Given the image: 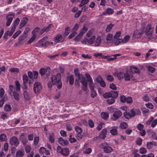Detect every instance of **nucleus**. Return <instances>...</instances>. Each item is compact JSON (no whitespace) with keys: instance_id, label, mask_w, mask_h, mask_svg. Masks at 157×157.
Listing matches in <instances>:
<instances>
[{"instance_id":"obj_40","label":"nucleus","mask_w":157,"mask_h":157,"mask_svg":"<svg viewBox=\"0 0 157 157\" xmlns=\"http://www.w3.org/2000/svg\"><path fill=\"white\" fill-rule=\"evenodd\" d=\"M82 36L80 34L76 36L74 38V40L76 42L79 41L82 37Z\"/></svg>"},{"instance_id":"obj_18","label":"nucleus","mask_w":157,"mask_h":157,"mask_svg":"<svg viewBox=\"0 0 157 157\" xmlns=\"http://www.w3.org/2000/svg\"><path fill=\"white\" fill-rule=\"evenodd\" d=\"M104 151L106 153H109L113 151V149L111 147L106 146L103 147Z\"/></svg>"},{"instance_id":"obj_7","label":"nucleus","mask_w":157,"mask_h":157,"mask_svg":"<svg viewBox=\"0 0 157 157\" xmlns=\"http://www.w3.org/2000/svg\"><path fill=\"white\" fill-rule=\"evenodd\" d=\"M15 16V14L13 13H10L7 15L6 16L7 21L6 22V25L8 26L10 25L12 22L13 18Z\"/></svg>"},{"instance_id":"obj_48","label":"nucleus","mask_w":157,"mask_h":157,"mask_svg":"<svg viewBox=\"0 0 157 157\" xmlns=\"http://www.w3.org/2000/svg\"><path fill=\"white\" fill-rule=\"evenodd\" d=\"M21 33V31L20 30H19L17 31L13 35L12 37L14 39H15Z\"/></svg>"},{"instance_id":"obj_25","label":"nucleus","mask_w":157,"mask_h":157,"mask_svg":"<svg viewBox=\"0 0 157 157\" xmlns=\"http://www.w3.org/2000/svg\"><path fill=\"white\" fill-rule=\"evenodd\" d=\"M111 97H112L113 98H117L118 94V92L116 90H113L110 91Z\"/></svg>"},{"instance_id":"obj_26","label":"nucleus","mask_w":157,"mask_h":157,"mask_svg":"<svg viewBox=\"0 0 157 157\" xmlns=\"http://www.w3.org/2000/svg\"><path fill=\"white\" fill-rule=\"evenodd\" d=\"M110 132L113 135H115L117 133V128L116 127H113L110 130Z\"/></svg>"},{"instance_id":"obj_6","label":"nucleus","mask_w":157,"mask_h":157,"mask_svg":"<svg viewBox=\"0 0 157 157\" xmlns=\"http://www.w3.org/2000/svg\"><path fill=\"white\" fill-rule=\"evenodd\" d=\"M50 68L49 67H47L45 69L41 68L39 71V73L42 76L46 74L47 76H48L50 73Z\"/></svg>"},{"instance_id":"obj_2","label":"nucleus","mask_w":157,"mask_h":157,"mask_svg":"<svg viewBox=\"0 0 157 157\" xmlns=\"http://www.w3.org/2000/svg\"><path fill=\"white\" fill-rule=\"evenodd\" d=\"M75 75L78 78V80L81 78L80 82L85 88H86L87 86V81L85 77L83 76L82 75L80 74L79 72V70L77 68H75L74 70Z\"/></svg>"},{"instance_id":"obj_9","label":"nucleus","mask_w":157,"mask_h":157,"mask_svg":"<svg viewBox=\"0 0 157 157\" xmlns=\"http://www.w3.org/2000/svg\"><path fill=\"white\" fill-rule=\"evenodd\" d=\"M23 81V86L22 88H27V84L28 82L29 79L28 77L26 74H24L22 76Z\"/></svg>"},{"instance_id":"obj_64","label":"nucleus","mask_w":157,"mask_h":157,"mask_svg":"<svg viewBox=\"0 0 157 157\" xmlns=\"http://www.w3.org/2000/svg\"><path fill=\"white\" fill-rule=\"evenodd\" d=\"M92 149L90 148H87L83 152V153L85 154H90L92 152Z\"/></svg>"},{"instance_id":"obj_62","label":"nucleus","mask_w":157,"mask_h":157,"mask_svg":"<svg viewBox=\"0 0 157 157\" xmlns=\"http://www.w3.org/2000/svg\"><path fill=\"white\" fill-rule=\"evenodd\" d=\"M146 106L148 108L150 109H152L153 108V105L150 102H148L145 104Z\"/></svg>"},{"instance_id":"obj_50","label":"nucleus","mask_w":157,"mask_h":157,"mask_svg":"<svg viewBox=\"0 0 157 157\" xmlns=\"http://www.w3.org/2000/svg\"><path fill=\"white\" fill-rule=\"evenodd\" d=\"M46 148L44 147H40L39 150V152L40 154H44V153L45 151H46Z\"/></svg>"},{"instance_id":"obj_53","label":"nucleus","mask_w":157,"mask_h":157,"mask_svg":"<svg viewBox=\"0 0 157 157\" xmlns=\"http://www.w3.org/2000/svg\"><path fill=\"white\" fill-rule=\"evenodd\" d=\"M19 70L17 68H12L9 69V71L11 72H18Z\"/></svg>"},{"instance_id":"obj_39","label":"nucleus","mask_w":157,"mask_h":157,"mask_svg":"<svg viewBox=\"0 0 157 157\" xmlns=\"http://www.w3.org/2000/svg\"><path fill=\"white\" fill-rule=\"evenodd\" d=\"M28 77L30 79L29 80V84H30V83L31 82V79H33V73L31 72V71H29L28 73Z\"/></svg>"},{"instance_id":"obj_11","label":"nucleus","mask_w":157,"mask_h":157,"mask_svg":"<svg viewBox=\"0 0 157 157\" xmlns=\"http://www.w3.org/2000/svg\"><path fill=\"white\" fill-rule=\"evenodd\" d=\"M28 20L29 19L26 17L23 18L20 23L19 25V28H21L24 26L28 22Z\"/></svg>"},{"instance_id":"obj_29","label":"nucleus","mask_w":157,"mask_h":157,"mask_svg":"<svg viewBox=\"0 0 157 157\" xmlns=\"http://www.w3.org/2000/svg\"><path fill=\"white\" fill-rule=\"evenodd\" d=\"M24 152L23 150H18L16 153L17 157H22L24 155Z\"/></svg>"},{"instance_id":"obj_61","label":"nucleus","mask_w":157,"mask_h":157,"mask_svg":"<svg viewBox=\"0 0 157 157\" xmlns=\"http://www.w3.org/2000/svg\"><path fill=\"white\" fill-rule=\"evenodd\" d=\"M20 19L19 18H17L14 21L13 23L12 24V25L17 26L18 24L20 22Z\"/></svg>"},{"instance_id":"obj_27","label":"nucleus","mask_w":157,"mask_h":157,"mask_svg":"<svg viewBox=\"0 0 157 157\" xmlns=\"http://www.w3.org/2000/svg\"><path fill=\"white\" fill-rule=\"evenodd\" d=\"M87 30L88 29L85 26H83L82 28L80 30V33H79L81 35L83 36Z\"/></svg>"},{"instance_id":"obj_19","label":"nucleus","mask_w":157,"mask_h":157,"mask_svg":"<svg viewBox=\"0 0 157 157\" xmlns=\"http://www.w3.org/2000/svg\"><path fill=\"white\" fill-rule=\"evenodd\" d=\"M114 13L113 9L111 8H108L106 10L105 12L103 13L104 15H106L107 14L108 15L112 14Z\"/></svg>"},{"instance_id":"obj_51","label":"nucleus","mask_w":157,"mask_h":157,"mask_svg":"<svg viewBox=\"0 0 157 157\" xmlns=\"http://www.w3.org/2000/svg\"><path fill=\"white\" fill-rule=\"evenodd\" d=\"M116 40H117L114 43V44L115 45H118L121 43H122V39L117 38Z\"/></svg>"},{"instance_id":"obj_60","label":"nucleus","mask_w":157,"mask_h":157,"mask_svg":"<svg viewBox=\"0 0 157 157\" xmlns=\"http://www.w3.org/2000/svg\"><path fill=\"white\" fill-rule=\"evenodd\" d=\"M103 96L104 98H108L111 97L110 92L109 93H106L105 94H103Z\"/></svg>"},{"instance_id":"obj_32","label":"nucleus","mask_w":157,"mask_h":157,"mask_svg":"<svg viewBox=\"0 0 157 157\" xmlns=\"http://www.w3.org/2000/svg\"><path fill=\"white\" fill-rule=\"evenodd\" d=\"M101 117L104 120H107L109 117V114L108 113L102 112L101 113Z\"/></svg>"},{"instance_id":"obj_16","label":"nucleus","mask_w":157,"mask_h":157,"mask_svg":"<svg viewBox=\"0 0 157 157\" xmlns=\"http://www.w3.org/2000/svg\"><path fill=\"white\" fill-rule=\"evenodd\" d=\"M101 43V39L100 36H98L97 37L96 40L94 41V46L95 47H98L99 46Z\"/></svg>"},{"instance_id":"obj_46","label":"nucleus","mask_w":157,"mask_h":157,"mask_svg":"<svg viewBox=\"0 0 157 157\" xmlns=\"http://www.w3.org/2000/svg\"><path fill=\"white\" fill-rule=\"evenodd\" d=\"M74 76L73 75H71L69 77V82L71 85H72L74 83Z\"/></svg>"},{"instance_id":"obj_45","label":"nucleus","mask_w":157,"mask_h":157,"mask_svg":"<svg viewBox=\"0 0 157 157\" xmlns=\"http://www.w3.org/2000/svg\"><path fill=\"white\" fill-rule=\"evenodd\" d=\"M124 117L126 119H129L131 117L130 113H129L127 112H125L124 113Z\"/></svg>"},{"instance_id":"obj_12","label":"nucleus","mask_w":157,"mask_h":157,"mask_svg":"<svg viewBox=\"0 0 157 157\" xmlns=\"http://www.w3.org/2000/svg\"><path fill=\"white\" fill-rule=\"evenodd\" d=\"M54 40L57 43H62L64 41V39L63 38L61 34L57 35L54 38Z\"/></svg>"},{"instance_id":"obj_49","label":"nucleus","mask_w":157,"mask_h":157,"mask_svg":"<svg viewBox=\"0 0 157 157\" xmlns=\"http://www.w3.org/2000/svg\"><path fill=\"white\" fill-rule=\"evenodd\" d=\"M85 75L87 79V81L89 82L92 81H93L92 78L91 76L87 73L85 74Z\"/></svg>"},{"instance_id":"obj_31","label":"nucleus","mask_w":157,"mask_h":157,"mask_svg":"<svg viewBox=\"0 0 157 157\" xmlns=\"http://www.w3.org/2000/svg\"><path fill=\"white\" fill-rule=\"evenodd\" d=\"M42 87L41 84L39 82H36L34 84L33 88H40Z\"/></svg>"},{"instance_id":"obj_13","label":"nucleus","mask_w":157,"mask_h":157,"mask_svg":"<svg viewBox=\"0 0 157 157\" xmlns=\"http://www.w3.org/2000/svg\"><path fill=\"white\" fill-rule=\"evenodd\" d=\"M122 113L120 111H116L113 114V117L112 118L114 120H116L122 115Z\"/></svg>"},{"instance_id":"obj_55","label":"nucleus","mask_w":157,"mask_h":157,"mask_svg":"<svg viewBox=\"0 0 157 157\" xmlns=\"http://www.w3.org/2000/svg\"><path fill=\"white\" fill-rule=\"evenodd\" d=\"M91 96L93 98H94L96 96L97 94L96 92L94 90V89H91Z\"/></svg>"},{"instance_id":"obj_43","label":"nucleus","mask_w":157,"mask_h":157,"mask_svg":"<svg viewBox=\"0 0 157 157\" xmlns=\"http://www.w3.org/2000/svg\"><path fill=\"white\" fill-rule=\"evenodd\" d=\"M75 130L77 133L78 134H81L82 132V129L79 126H77L75 127Z\"/></svg>"},{"instance_id":"obj_34","label":"nucleus","mask_w":157,"mask_h":157,"mask_svg":"<svg viewBox=\"0 0 157 157\" xmlns=\"http://www.w3.org/2000/svg\"><path fill=\"white\" fill-rule=\"evenodd\" d=\"M128 127V125L125 122H122L121 123L120 125V127L121 129H125Z\"/></svg>"},{"instance_id":"obj_23","label":"nucleus","mask_w":157,"mask_h":157,"mask_svg":"<svg viewBox=\"0 0 157 157\" xmlns=\"http://www.w3.org/2000/svg\"><path fill=\"white\" fill-rule=\"evenodd\" d=\"M48 139L50 142L52 143L55 142L54 135L53 133H50Z\"/></svg>"},{"instance_id":"obj_8","label":"nucleus","mask_w":157,"mask_h":157,"mask_svg":"<svg viewBox=\"0 0 157 157\" xmlns=\"http://www.w3.org/2000/svg\"><path fill=\"white\" fill-rule=\"evenodd\" d=\"M143 33V32L141 30H135L134 31L133 34L132 39H135L136 38L138 39L140 38Z\"/></svg>"},{"instance_id":"obj_44","label":"nucleus","mask_w":157,"mask_h":157,"mask_svg":"<svg viewBox=\"0 0 157 157\" xmlns=\"http://www.w3.org/2000/svg\"><path fill=\"white\" fill-rule=\"evenodd\" d=\"M146 152V149L144 147H141L139 149V153L141 154H145Z\"/></svg>"},{"instance_id":"obj_56","label":"nucleus","mask_w":157,"mask_h":157,"mask_svg":"<svg viewBox=\"0 0 157 157\" xmlns=\"http://www.w3.org/2000/svg\"><path fill=\"white\" fill-rule=\"evenodd\" d=\"M120 101L123 103H124L127 101V98L124 95H122L120 97Z\"/></svg>"},{"instance_id":"obj_17","label":"nucleus","mask_w":157,"mask_h":157,"mask_svg":"<svg viewBox=\"0 0 157 157\" xmlns=\"http://www.w3.org/2000/svg\"><path fill=\"white\" fill-rule=\"evenodd\" d=\"M130 113L131 117H132L136 115L140 114V112L138 109H132L130 111Z\"/></svg>"},{"instance_id":"obj_42","label":"nucleus","mask_w":157,"mask_h":157,"mask_svg":"<svg viewBox=\"0 0 157 157\" xmlns=\"http://www.w3.org/2000/svg\"><path fill=\"white\" fill-rule=\"evenodd\" d=\"M89 2V0H82L81 3L79 5V6L81 7L84 5L86 4Z\"/></svg>"},{"instance_id":"obj_63","label":"nucleus","mask_w":157,"mask_h":157,"mask_svg":"<svg viewBox=\"0 0 157 157\" xmlns=\"http://www.w3.org/2000/svg\"><path fill=\"white\" fill-rule=\"evenodd\" d=\"M121 33L120 31H117V32L114 36V37L116 39L118 38L121 36Z\"/></svg>"},{"instance_id":"obj_47","label":"nucleus","mask_w":157,"mask_h":157,"mask_svg":"<svg viewBox=\"0 0 157 157\" xmlns=\"http://www.w3.org/2000/svg\"><path fill=\"white\" fill-rule=\"evenodd\" d=\"M105 127L104 124L103 123H101L97 126V129L98 131L100 130L103 128Z\"/></svg>"},{"instance_id":"obj_3","label":"nucleus","mask_w":157,"mask_h":157,"mask_svg":"<svg viewBox=\"0 0 157 157\" xmlns=\"http://www.w3.org/2000/svg\"><path fill=\"white\" fill-rule=\"evenodd\" d=\"M95 82L99 83L100 86L102 87H105L106 86V84L103 80L102 77L100 76H98L94 80Z\"/></svg>"},{"instance_id":"obj_36","label":"nucleus","mask_w":157,"mask_h":157,"mask_svg":"<svg viewBox=\"0 0 157 157\" xmlns=\"http://www.w3.org/2000/svg\"><path fill=\"white\" fill-rule=\"evenodd\" d=\"M94 32V30L93 29H91L89 30L86 34V36L87 37H90L92 36Z\"/></svg>"},{"instance_id":"obj_5","label":"nucleus","mask_w":157,"mask_h":157,"mask_svg":"<svg viewBox=\"0 0 157 157\" xmlns=\"http://www.w3.org/2000/svg\"><path fill=\"white\" fill-rule=\"evenodd\" d=\"M154 28L152 27L150 24H148L147 26L145 31V34L147 36H150L153 32Z\"/></svg>"},{"instance_id":"obj_1","label":"nucleus","mask_w":157,"mask_h":157,"mask_svg":"<svg viewBox=\"0 0 157 157\" xmlns=\"http://www.w3.org/2000/svg\"><path fill=\"white\" fill-rule=\"evenodd\" d=\"M61 79V75L59 73H57L56 75H52L51 77L52 83L56 85L58 88H61L62 86Z\"/></svg>"},{"instance_id":"obj_33","label":"nucleus","mask_w":157,"mask_h":157,"mask_svg":"<svg viewBox=\"0 0 157 157\" xmlns=\"http://www.w3.org/2000/svg\"><path fill=\"white\" fill-rule=\"evenodd\" d=\"M0 140L1 141H5L7 140L6 134H2L0 135Z\"/></svg>"},{"instance_id":"obj_57","label":"nucleus","mask_w":157,"mask_h":157,"mask_svg":"<svg viewBox=\"0 0 157 157\" xmlns=\"http://www.w3.org/2000/svg\"><path fill=\"white\" fill-rule=\"evenodd\" d=\"M106 79L109 81L112 82L114 78L112 76L108 75L106 77Z\"/></svg>"},{"instance_id":"obj_24","label":"nucleus","mask_w":157,"mask_h":157,"mask_svg":"<svg viewBox=\"0 0 157 157\" xmlns=\"http://www.w3.org/2000/svg\"><path fill=\"white\" fill-rule=\"evenodd\" d=\"M95 39V36L94 35L92 36L90 38L87 39V43L90 44H94Z\"/></svg>"},{"instance_id":"obj_35","label":"nucleus","mask_w":157,"mask_h":157,"mask_svg":"<svg viewBox=\"0 0 157 157\" xmlns=\"http://www.w3.org/2000/svg\"><path fill=\"white\" fill-rule=\"evenodd\" d=\"M125 73L123 72H120L118 73L117 75V78L120 79L124 78Z\"/></svg>"},{"instance_id":"obj_4","label":"nucleus","mask_w":157,"mask_h":157,"mask_svg":"<svg viewBox=\"0 0 157 157\" xmlns=\"http://www.w3.org/2000/svg\"><path fill=\"white\" fill-rule=\"evenodd\" d=\"M125 74L124 79L125 81H129L130 80L134 81L135 80L132 73L131 71H127Z\"/></svg>"},{"instance_id":"obj_59","label":"nucleus","mask_w":157,"mask_h":157,"mask_svg":"<svg viewBox=\"0 0 157 157\" xmlns=\"http://www.w3.org/2000/svg\"><path fill=\"white\" fill-rule=\"evenodd\" d=\"M72 32L68 36V38L69 39H71L73 38L77 34V33L76 31Z\"/></svg>"},{"instance_id":"obj_10","label":"nucleus","mask_w":157,"mask_h":157,"mask_svg":"<svg viewBox=\"0 0 157 157\" xmlns=\"http://www.w3.org/2000/svg\"><path fill=\"white\" fill-rule=\"evenodd\" d=\"M10 143L12 145H14L15 146H17L18 145L19 142L17 137L13 136L11 138L10 140Z\"/></svg>"},{"instance_id":"obj_52","label":"nucleus","mask_w":157,"mask_h":157,"mask_svg":"<svg viewBox=\"0 0 157 157\" xmlns=\"http://www.w3.org/2000/svg\"><path fill=\"white\" fill-rule=\"evenodd\" d=\"M70 28L69 27H67L65 29V35L67 36L70 33Z\"/></svg>"},{"instance_id":"obj_22","label":"nucleus","mask_w":157,"mask_h":157,"mask_svg":"<svg viewBox=\"0 0 157 157\" xmlns=\"http://www.w3.org/2000/svg\"><path fill=\"white\" fill-rule=\"evenodd\" d=\"M69 150L68 148H64L62 149L60 154L64 156H67L69 154Z\"/></svg>"},{"instance_id":"obj_28","label":"nucleus","mask_w":157,"mask_h":157,"mask_svg":"<svg viewBox=\"0 0 157 157\" xmlns=\"http://www.w3.org/2000/svg\"><path fill=\"white\" fill-rule=\"evenodd\" d=\"M113 35L112 34L109 33L106 36V39L107 41V43H110L111 40L113 38Z\"/></svg>"},{"instance_id":"obj_38","label":"nucleus","mask_w":157,"mask_h":157,"mask_svg":"<svg viewBox=\"0 0 157 157\" xmlns=\"http://www.w3.org/2000/svg\"><path fill=\"white\" fill-rule=\"evenodd\" d=\"M130 36L128 35H126L125 36L124 38L123 39H122V44L125 43H127L129 40Z\"/></svg>"},{"instance_id":"obj_41","label":"nucleus","mask_w":157,"mask_h":157,"mask_svg":"<svg viewBox=\"0 0 157 157\" xmlns=\"http://www.w3.org/2000/svg\"><path fill=\"white\" fill-rule=\"evenodd\" d=\"M93 56L96 57H98L99 58H104L105 56H104L102 53H94L93 54Z\"/></svg>"},{"instance_id":"obj_14","label":"nucleus","mask_w":157,"mask_h":157,"mask_svg":"<svg viewBox=\"0 0 157 157\" xmlns=\"http://www.w3.org/2000/svg\"><path fill=\"white\" fill-rule=\"evenodd\" d=\"M20 139L21 140V142L24 145H25L28 142V140L25 136V134L22 133L19 137Z\"/></svg>"},{"instance_id":"obj_20","label":"nucleus","mask_w":157,"mask_h":157,"mask_svg":"<svg viewBox=\"0 0 157 157\" xmlns=\"http://www.w3.org/2000/svg\"><path fill=\"white\" fill-rule=\"evenodd\" d=\"M130 71L132 72V73H133V72L138 74H139L140 73V71L139 69L135 67L131 66L130 67Z\"/></svg>"},{"instance_id":"obj_58","label":"nucleus","mask_w":157,"mask_h":157,"mask_svg":"<svg viewBox=\"0 0 157 157\" xmlns=\"http://www.w3.org/2000/svg\"><path fill=\"white\" fill-rule=\"evenodd\" d=\"M79 25L77 24H75L74 27L71 29V31H75L77 30L79 28Z\"/></svg>"},{"instance_id":"obj_54","label":"nucleus","mask_w":157,"mask_h":157,"mask_svg":"<svg viewBox=\"0 0 157 157\" xmlns=\"http://www.w3.org/2000/svg\"><path fill=\"white\" fill-rule=\"evenodd\" d=\"M142 139L140 138H137L136 140V144L139 145H140L142 144Z\"/></svg>"},{"instance_id":"obj_21","label":"nucleus","mask_w":157,"mask_h":157,"mask_svg":"<svg viewBox=\"0 0 157 157\" xmlns=\"http://www.w3.org/2000/svg\"><path fill=\"white\" fill-rule=\"evenodd\" d=\"M107 130L106 129H103L100 132V137L101 138L104 139L106 136Z\"/></svg>"},{"instance_id":"obj_37","label":"nucleus","mask_w":157,"mask_h":157,"mask_svg":"<svg viewBox=\"0 0 157 157\" xmlns=\"http://www.w3.org/2000/svg\"><path fill=\"white\" fill-rule=\"evenodd\" d=\"M115 57H114V56H113V55H112L111 57L108 56H105L104 57V58L106 59L107 60L109 61H111L114 60L115 59Z\"/></svg>"},{"instance_id":"obj_30","label":"nucleus","mask_w":157,"mask_h":157,"mask_svg":"<svg viewBox=\"0 0 157 157\" xmlns=\"http://www.w3.org/2000/svg\"><path fill=\"white\" fill-rule=\"evenodd\" d=\"M114 25V24H112L111 23L108 25L105 29V31L106 32H110L112 29V27Z\"/></svg>"},{"instance_id":"obj_15","label":"nucleus","mask_w":157,"mask_h":157,"mask_svg":"<svg viewBox=\"0 0 157 157\" xmlns=\"http://www.w3.org/2000/svg\"><path fill=\"white\" fill-rule=\"evenodd\" d=\"M58 142L59 143L63 146H65L67 145L69 142L67 140H65L62 137H60L58 139Z\"/></svg>"}]
</instances>
